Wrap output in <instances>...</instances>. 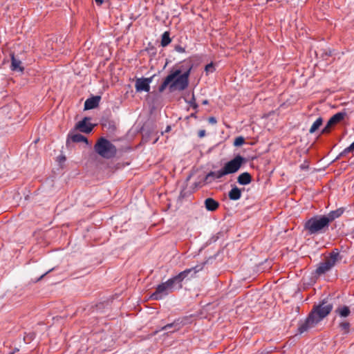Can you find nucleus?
I'll use <instances>...</instances> for the list:
<instances>
[{"label":"nucleus","instance_id":"1","mask_svg":"<svg viewBox=\"0 0 354 354\" xmlns=\"http://www.w3.org/2000/svg\"><path fill=\"white\" fill-rule=\"evenodd\" d=\"M203 269V266H196L195 267L186 269L178 274L169 279L167 281L159 284L150 298L153 300L162 299L169 293L172 292L177 286L178 289L182 288L181 282L191 274V277Z\"/></svg>","mask_w":354,"mask_h":354},{"label":"nucleus","instance_id":"2","mask_svg":"<svg viewBox=\"0 0 354 354\" xmlns=\"http://www.w3.org/2000/svg\"><path fill=\"white\" fill-rule=\"evenodd\" d=\"M332 310L333 304L326 299H324L317 305H314L306 321L299 325V333L302 334L316 326L318 323L330 314Z\"/></svg>","mask_w":354,"mask_h":354},{"label":"nucleus","instance_id":"3","mask_svg":"<svg viewBox=\"0 0 354 354\" xmlns=\"http://www.w3.org/2000/svg\"><path fill=\"white\" fill-rule=\"evenodd\" d=\"M190 71L191 68L183 74H181V70L180 69L171 71L159 86V91L163 92L168 86H169L171 91L175 89L178 91L185 90L188 86Z\"/></svg>","mask_w":354,"mask_h":354},{"label":"nucleus","instance_id":"4","mask_svg":"<svg viewBox=\"0 0 354 354\" xmlns=\"http://www.w3.org/2000/svg\"><path fill=\"white\" fill-rule=\"evenodd\" d=\"M328 221L324 216H315L308 219L304 224V228L309 234H322L328 228Z\"/></svg>","mask_w":354,"mask_h":354},{"label":"nucleus","instance_id":"5","mask_svg":"<svg viewBox=\"0 0 354 354\" xmlns=\"http://www.w3.org/2000/svg\"><path fill=\"white\" fill-rule=\"evenodd\" d=\"M95 151L104 158H111L115 156L116 147L107 139L100 138L94 146Z\"/></svg>","mask_w":354,"mask_h":354},{"label":"nucleus","instance_id":"6","mask_svg":"<svg viewBox=\"0 0 354 354\" xmlns=\"http://www.w3.org/2000/svg\"><path fill=\"white\" fill-rule=\"evenodd\" d=\"M339 257L338 252H333L330 256L326 258L324 261L318 264L315 273L317 275H322L329 271L336 263Z\"/></svg>","mask_w":354,"mask_h":354},{"label":"nucleus","instance_id":"7","mask_svg":"<svg viewBox=\"0 0 354 354\" xmlns=\"http://www.w3.org/2000/svg\"><path fill=\"white\" fill-rule=\"evenodd\" d=\"M244 162V158L241 156H236L234 159L225 163L223 169L225 175L236 173L241 168Z\"/></svg>","mask_w":354,"mask_h":354},{"label":"nucleus","instance_id":"8","mask_svg":"<svg viewBox=\"0 0 354 354\" xmlns=\"http://www.w3.org/2000/svg\"><path fill=\"white\" fill-rule=\"evenodd\" d=\"M152 81V77L149 78H138L136 80L135 88L137 92H149L150 90V83Z\"/></svg>","mask_w":354,"mask_h":354},{"label":"nucleus","instance_id":"9","mask_svg":"<svg viewBox=\"0 0 354 354\" xmlns=\"http://www.w3.org/2000/svg\"><path fill=\"white\" fill-rule=\"evenodd\" d=\"M225 176L223 168L216 171L209 172L204 178V183L206 184L212 183L215 180H218Z\"/></svg>","mask_w":354,"mask_h":354},{"label":"nucleus","instance_id":"10","mask_svg":"<svg viewBox=\"0 0 354 354\" xmlns=\"http://www.w3.org/2000/svg\"><path fill=\"white\" fill-rule=\"evenodd\" d=\"M88 120L87 118H84L82 120L76 124L75 128L81 132L86 133H90L93 129V127L91 124L87 123Z\"/></svg>","mask_w":354,"mask_h":354},{"label":"nucleus","instance_id":"11","mask_svg":"<svg viewBox=\"0 0 354 354\" xmlns=\"http://www.w3.org/2000/svg\"><path fill=\"white\" fill-rule=\"evenodd\" d=\"M71 141L73 142H85L86 144H88L87 138L77 133H71L68 135V138L66 141L67 145H68Z\"/></svg>","mask_w":354,"mask_h":354},{"label":"nucleus","instance_id":"12","mask_svg":"<svg viewBox=\"0 0 354 354\" xmlns=\"http://www.w3.org/2000/svg\"><path fill=\"white\" fill-rule=\"evenodd\" d=\"M100 96H93L87 99L84 102V109L89 110L96 108L100 101Z\"/></svg>","mask_w":354,"mask_h":354},{"label":"nucleus","instance_id":"13","mask_svg":"<svg viewBox=\"0 0 354 354\" xmlns=\"http://www.w3.org/2000/svg\"><path fill=\"white\" fill-rule=\"evenodd\" d=\"M344 212V209L342 208L337 209L334 211L330 212L327 215H324L325 218L328 221V224L333 222L337 218H339Z\"/></svg>","mask_w":354,"mask_h":354},{"label":"nucleus","instance_id":"14","mask_svg":"<svg viewBox=\"0 0 354 354\" xmlns=\"http://www.w3.org/2000/svg\"><path fill=\"white\" fill-rule=\"evenodd\" d=\"M205 207L208 211L214 212L216 210L219 206L218 202L212 198H207L205 200Z\"/></svg>","mask_w":354,"mask_h":354},{"label":"nucleus","instance_id":"15","mask_svg":"<svg viewBox=\"0 0 354 354\" xmlns=\"http://www.w3.org/2000/svg\"><path fill=\"white\" fill-rule=\"evenodd\" d=\"M252 176L248 172L241 174L237 178V182L240 185H246L251 183Z\"/></svg>","mask_w":354,"mask_h":354},{"label":"nucleus","instance_id":"16","mask_svg":"<svg viewBox=\"0 0 354 354\" xmlns=\"http://www.w3.org/2000/svg\"><path fill=\"white\" fill-rule=\"evenodd\" d=\"M228 196L230 200L237 201L241 197V190L236 186H234L228 193Z\"/></svg>","mask_w":354,"mask_h":354},{"label":"nucleus","instance_id":"17","mask_svg":"<svg viewBox=\"0 0 354 354\" xmlns=\"http://www.w3.org/2000/svg\"><path fill=\"white\" fill-rule=\"evenodd\" d=\"M346 116V113L343 112H339L333 115L330 120H328V124L329 125H335L337 124L338 122H341L342 120H344V117Z\"/></svg>","mask_w":354,"mask_h":354},{"label":"nucleus","instance_id":"18","mask_svg":"<svg viewBox=\"0 0 354 354\" xmlns=\"http://www.w3.org/2000/svg\"><path fill=\"white\" fill-rule=\"evenodd\" d=\"M21 62L17 59L15 57V55L12 53L11 55V69L12 71H23V67H21Z\"/></svg>","mask_w":354,"mask_h":354},{"label":"nucleus","instance_id":"19","mask_svg":"<svg viewBox=\"0 0 354 354\" xmlns=\"http://www.w3.org/2000/svg\"><path fill=\"white\" fill-rule=\"evenodd\" d=\"M335 313L342 317H346L350 315L351 310L347 306H340L335 310Z\"/></svg>","mask_w":354,"mask_h":354},{"label":"nucleus","instance_id":"20","mask_svg":"<svg viewBox=\"0 0 354 354\" xmlns=\"http://www.w3.org/2000/svg\"><path fill=\"white\" fill-rule=\"evenodd\" d=\"M323 120L322 118H318L312 124L310 129H309L310 133H315L322 124Z\"/></svg>","mask_w":354,"mask_h":354},{"label":"nucleus","instance_id":"21","mask_svg":"<svg viewBox=\"0 0 354 354\" xmlns=\"http://www.w3.org/2000/svg\"><path fill=\"white\" fill-rule=\"evenodd\" d=\"M171 41V40L169 37V32L168 31L165 32L162 35L161 46L165 47L170 44Z\"/></svg>","mask_w":354,"mask_h":354},{"label":"nucleus","instance_id":"22","mask_svg":"<svg viewBox=\"0 0 354 354\" xmlns=\"http://www.w3.org/2000/svg\"><path fill=\"white\" fill-rule=\"evenodd\" d=\"M339 327L344 335L348 334L350 331V324L348 322L344 321L340 322Z\"/></svg>","mask_w":354,"mask_h":354},{"label":"nucleus","instance_id":"23","mask_svg":"<svg viewBox=\"0 0 354 354\" xmlns=\"http://www.w3.org/2000/svg\"><path fill=\"white\" fill-rule=\"evenodd\" d=\"M171 328H174L173 332L176 331V330H178L180 328L179 324L176 322H173L171 324H167L165 326L162 327L160 330H167L171 329Z\"/></svg>","mask_w":354,"mask_h":354},{"label":"nucleus","instance_id":"24","mask_svg":"<svg viewBox=\"0 0 354 354\" xmlns=\"http://www.w3.org/2000/svg\"><path fill=\"white\" fill-rule=\"evenodd\" d=\"M354 151V142L348 147L345 148L343 151L339 154V156H344L348 153Z\"/></svg>","mask_w":354,"mask_h":354},{"label":"nucleus","instance_id":"25","mask_svg":"<svg viewBox=\"0 0 354 354\" xmlns=\"http://www.w3.org/2000/svg\"><path fill=\"white\" fill-rule=\"evenodd\" d=\"M244 142H245L244 138L242 136H239L235 138V140L234 141V145L235 147H239V146H241L242 145H243Z\"/></svg>","mask_w":354,"mask_h":354},{"label":"nucleus","instance_id":"26","mask_svg":"<svg viewBox=\"0 0 354 354\" xmlns=\"http://www.w3.org/2000/svg\"><path fill=\"white\" fill-rule=\"evenodd\" d=\"M205 70L207 73H213L215 71V67L212 63H210L206 65Z\"/></svg>","mask_w":354,"mask_h":354},{"label":"nucleus","instance_id":"27","mask_svg":"<svg viewBox=\"0 0 354 354\" xmlns=\"http://www.w3.org/2000/svg\"><path fill=\"white\" fill-rule=\"evenodd\" d=\"M333 125H329L328 122H327L326 127L322 130V133H328L330 131V128Z\"/></svg>","mask_w":354,"mask_h":354},{"label":"nucleus","instance_id":"28","mask_svg":"<svg viewBox=\"0 0 354 354\" xmlns=\"http://www.w3.org/2000/svg\"><path fill=\"white\" fill-rule=\"evenodd\" d=\"M175 50H176V51L180 53H185V48L182 47L180 45L176 46Z\"/></svg>","mask_w":354,"mask_h":354},{"label":"nucleus","instance_id":"29","mask_svg":"<svg viewBox=\"0 0 354 354\" xmlns=\"http://www.w3.org/2000/svg\"><path fill=\"white\" fill-rule=\"evenodd\" d=\"M205 133H206L205 130L201 129V130L198 131V136L199 138H202L205 136Z\"/></svg>","mask_w":354,"mask_h":354},{"label":"nucleus","instance_id":"30","mask_svg":"<svg viewBox=\"0 0 354 354\" xmlns=\"http://www.w3.org/2000/svg\"><path fill=\"white\" fill-rule=\"evenodd\" d=\"M208 122L212 124H215L217 122L216 119L214 117H209L208 118Z\"/></svg>","mask_w":354,"mask_h":354},{"label":"nucleus","instance_id":"31","mask_svg":"<svg viewBox=\"0 0 354 354\" xmlns=\"http://www.w3.org/2000/svg\"><path fill=\"white\" fill-rule=\"evenodd\" d=\"M195 99L194 97L192 98V100L190 102L191 105L193 106L194 109H196L198 107V105L195 103Z\"/></svg>","mask_w":354,"mask_h":354},{"label":"nucleus","instance_id":"32","mask_svg":"<svg viewBox=\"0 0 354 354\" xmlns=\"http://www.w3.org/2000/svg\"><path fill=\"white\" fill-rule=\"evenodd\" d=\"M95 1L96 3H97L99 5L102 4V3L104 1L103 0H95Z\"/></svg>","mask_w":354,"mask_h":354},{"label":"nucleus","instance_id":"33","mask_svg":"<svg viewBox=\"0 0 354 354\" xmlns=\"http://www.w3.org/2000/svg\"><path fill=\"white\" fill-rule=\"evenodd\" d=\"M180 196L182 198H184L185 196V193L184 192L183 190L180 192Z\"/></svg>","mask_w":354,"mask_h":354},{"label":"nucleus","instance_id":"34","mask_svg":"<svg viewBox=\"0 0 354 354\" xmlns=\"http://www.w3.org/2000/svg\"><path fill=\"white\" fill-rule=\"evenodd\" d=\"M300 167H301V169H307V168H308V166H306V165H301L300 166Z\"/></svg>","mask_w":354,"mask_h":354},{"label":"nucleus","instance_id":"35","mask_svg":"<svg viewBox=\"0 0 354 354\" xmlns=\"http://www.w3.org/2000/svg\"><path fill=\"white\" fill-rule=\"evenodd\" d=\"M170 130H171V127L170 126H167L166 129H165V132H169Z\"/></svg>","mask_w":354,"mask_h":354},{"label":"nucleus","instance_id":"36","mask_svg":"<svg viewBox=\"0 0 354 354\" xmlns=\"http://www.w3.org/2000/svg\"><path fill=\"white\" fill-rule=\"evenodd\" d=\"M208 104V100H205L203 101V104Z\"/></svg>","mask_w":354,"mask_h":354},{"label":"nucleus","instance_id":"37","mask_svg":"<svg viewBox=\"0 0 354 354\" xmlns=\"http://www.w3.org/2000/svg\"><path fill=\"white\" fill-rule=\"evenodd\" d=\"M50 270H49L48 272H46L45 274H42L41 276V278H43L46 274H47Z\"/></svg>","mask_w":354,"mask_h":354},{"label":"nucleus","instance_id":"38","mask_svg":"<svg viewBox=\"0 0 354 354\" xmlns=\"http://www.w3.org/2000/svg\"><path fill=\"white\" fill-rule=\"evenodd\" d=\"M61 160H65V157H64V156H62V157L61 158Z\"/></svg>","mask_w":354,"mask_h":354},{"label":"nucleus","instance_id":"39","mask_svg":"<svg viewBox=\"0 0 354 354\" xmlns=\"http://www.w3.org/2000/svg\"><path fill=\"white\" fill-rule=\"evenodd\" d=\"M158 139H156L154 141H153V143H156L157 142Z\"/></svg>","mask_w":354,"mask_h":354}]
</instances>
